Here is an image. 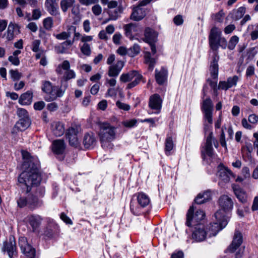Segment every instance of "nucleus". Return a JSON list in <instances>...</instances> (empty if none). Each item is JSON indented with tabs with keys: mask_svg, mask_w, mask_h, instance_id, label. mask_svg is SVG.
I'll return each mask as SVG.
<instances>
[{
	"mask_svg": "<svg viewBox=\"0 0 258 258\" xmlns=\"http://www.w3.org/2000/svg\"><path fill=\"white\" fill-rule=\"evenodd\" d=\"M24 162L22 164L23 171L18 177V181L20 184L25 185L27 188L26 194L31 191L32 187L36 186L35 194H29L27 196L20 195L17 199L18 207L20 208L27 207L31 211L41 207L43 205L42 200L39 197H43L45 194V188L39 186L41 181V176L39 171L40 164L38 159L28 152L23 153Z\"/></svg>",
	"mask_w": 258,
	"mask_h": 258,
	"instance_id": "nucleus-1",
	"label": "nucleus"
},
{
	"mask_svg": "<svg viewBox=\"0 0 258 258\" xmlns=\"http://www.w3.org/2000/svg\"><path fill=\"white\" fill-rule=\"evenodd\" d=\"M116 128L109 123H103L100 126L99 136L101 147L105 150H110L113 147L112 142L115 139Z\"/></svg>",
	"mask_w": 258,
	"mask_h": 258,
	"instance_id": "nucleus-2",
	"label": "nucleus"
},
{
	"mask_svg": "<svg viewBox=\"0 0 258 258\" xmlns=\"http://www.w3.org/2000/svg\"><path fill=\"white\" fill-rule=\"evenodd\" d=\"M41 89L45 93L44 99L47 102L56 100L58 97H60L63 95V92L60 87L52 86V83L48 81L43 82Z\"/></svg>",
	"mask_w": 258,
	"mask_h": 258,
	"instance_id": "nucleus-3",
	"label": "nucleus"
},
{
	"mask_svg": "<svg viewBox=\"0 0 258 258\" xmlns=\"http://www.w3.org/2000/svg\"><path fill=\"white\" fill-rule=\"evenodd\" d=\"M81 131L79 124H72L66 131V138L68 140L69 145L78 150H81L82 147L78 139V134Z\"/></svg>",
	"mask_w": 258,
	"mask_h": 258,
	"instance_id": "nucleus-4",
	"label": "nucleus"
},
{
	"mask_svg": "<svg viewBox=\"0 0 258 258\" xmlns=\"http://www.w3.org/2000/svg\"><path fill=\"white\" fill-rule=\"evenodd\" d=\"M219 205L220 209L215 213V218H226V214L233 209L232 200L227 195H222L219 199Z\"/></svg>",
	"mask_w": 258,
	"mask_h": 258,
	"instance_id": "nucleus-5",
	"label": "nucleus"
},
{
	"mask_svg": "<svg viewBox=\"0 0 258 258\" xmlns=\"http://www.w3.org/2000/svg\"><path fill=\"white\" fill-rule=\"evenodd\" d=\"M194 206H190L186 214V225L188 227L192 226H197L198 224H202L201 221L203 220L205 216V213L201 210L196 211V213L194 214Z\"/></svg>",
	"mask_w": 258,
	"mask_h": 258,
	"instance_id": "nucleus-6",
	"label": "nucleus"
},
{
	"mask_svg": "<svg viewBox=\"0 0 258 258\" xmlns=\"http://www.w3.org/2000/svg\"><path fill=\"white\" fill-rule=\"evenodd\" d=\"M3 251H7L10 258H14L18 256L15 238L10 236L9 240L3 243Z\"/></svg>",
	"mask_w": 258,
	"mask_h": 258,
	"instance_id": "nucleus-7",
	"label": "nucleus"
},
{
	"mask_svg": "<svg viewBox=\"0 0 258 258\" xmlns=\"http://www.w3.org/2000/svg\"><path fill=\"white\" fill-rule=\"evenodd\" d=\"M52 151L59 161H62L64 158V142L63 139L56 140L52 144Z\"/></svg>",
	"mask_w": 258,
	"mask_h": 258,
	"instance_id": "nucleus-8",
	"label": "nucleus"
},
{
	"mask_svg": "<svg viewBox=\"0 0 258 258\" xmlns=\"http://www.w3.org/2000/svg\"><path fill=\"white\" fill-rule=\"evenodd\" d=\"M19 244L22 252L29 258H35L36 249L27 242L25 237L20 239Z\"/></svg>",
	"mask_w": 258,
	"mask_h": 258,
	"instance_id": "nucleus-9",
	"label": "nucleus"
},
{
	"mask_svg": "<svg viewBox=\"0 0 258 258\" xmlns=\"http://www.w3.org/2000/svg\"><path fill=\"white\" fill-rule=\"evenodd\" d=\"M221 30L216 27H213L210 32L209 36V45L214 52H217V42L221 37Z\"/></svg>",
	"mask_w": 258,
	"mask_h": 258,
	"instance_id": "nucleus-10",
	"label": "nucleus"
},
{
	"mask_svg": "<svg viewBox=\"0 0 258 258\" xmlns=\"http://www.w3.org/2000/svg\"><path fill=\"white\" fill-rule=\"evenodd\" d=\"M216 222L211 224L209 230V236H216L217 233L224 228L228 223L226 218H221V219L216 218Z\"/></svg>",
	"mask_w": 258,
	"mask_h": 258,
	"instance_id": "nucleus-11",
	"label": "nucleus"
},
{
	"mask_svg": "<svg viewBox=\"0 0 258 258\" xmlns=\"http://www.w3.org/2000/svg\"><path fill=\"white\" fill-rule=\"evenodd\" d=\"M162 99L158 94H154L149 98V107L156 110V113H159L162 108Z\"/></svg>",
	"mask_w": 258,
	"mask_h": 258,
	"instance_id": "nucleus-12",
	"label": "nucleus"
},
{
	"mask_svg": "<svg viewBox=\"0 0 258 258\" xmlns=\"http://www.w3.org/2000/svg\"><path fill=\"white\" fill-rule=\"evenodd\" d=\"M243 236L241 233L238 230H235L233 238V240L227 249L230 252H234L242 244Z\"/></svg>",
	"mask_w": 258,
	"mask_h": 258,
	"instance_id": "nucleus-13",
	"label": "nucleus"
},
{
	"mask_svg": "<svg viewBox=\"0 0 258 258\" xmlns=\"http://www.w3.org/2000/svg\"><path fill=\"white\" fill-rule=\"evenodd\" d=\"M195 226V230L192 234L193 239L198 242L204 240L208 232L205 230L204 225L203 224H199Z\"/></svg>",
	"mask_w": 258,
	"mask_h": 258,
	"instance_id": "nucleus-14",
	"label": "nucleus"
},
{
	"mask_svg": "<svg viewBox=\"0 0 258 258\" xmlns=\"http://www.w3.org/2000/svg\"><path fill=\"white\" fill-rule=\"evenodd\" d=\"M219 60V56L217 52H214L212 56V60L210 62V72L211 77L214 79L218 78L219 67L218 62Z\"/></svg>",
	"mask_w": 258,
	"mask_h": 258,
	"instance_id": "nucleus-15",
	"label": "nucleus"
},
{
	"mask_svg": "<svg viewBox=\"0 0 258 258\" xmlns=\"http://www.w3.org/2000/svg\"><path fill=\"white\" fill-rule=\"evenodd\" d=\"M239 80V77L236 76L228 78L227 81H222L219 83L218 88L223 90H227L229 88L235 87L237 85Z\"/></svg>",
	"mask_w": 258,
	"mask_h": 258,
	"instance_id": "nucleus-16",
	"label": "nucleus"
},
{
	"mask_svg": "<svg viewBox=\"0 0 258 258\" xmlns=\"http://www.w3.org/2000/svg\"><path fill=\"white\" fill-rule=\"evenodd\" d=\"M218 168V175L220 179L225 183L229 182L231 177H233L231 171L224 167L222 164L219 165Z\"/></svg>",
	"mask_w": 258,
	"mask_h": 258,
	"instance_id": "nucleus-17",
	"label": "nucleus"
},
{
	"mask_svg": "<svg viewBox=\"0 0 258 258\" xmlns=\"http://www.w3.org/2000/svg\"><path fill=\"white\" fill-rule=\"evenodd\" d=\"M96 143L95 134L92 132L86 133L84 134L83 139V144L85 149L93 148Z\"/></svg>",
	"mask_w": 258,
	"mask_h": 258,
	"instance_id": "nucleus-18",
	"label": "nucleus"
},
{
	"mask_svg": "<svg viewBox=\"0 0 258 258\" xmlns=\"http://www.w3.org/2000/svg\"><path fill=\"white\" fill-rule=\"evenodd\" d=\"M124 62L122 60H117L116 62L109 67L108 75L110 77L118 76L123 68Z\"/></svg>",
	"mask_w": 258,
	"mask_h": 258,
	"instance_id": "nucleus-19",
	"label": "nucleus"
},
{
	"mask_svg": "<svg viewBox=\"0 0 258 258\" xmlns=\"http://www.w3.org/2000/svg\"><path fill=\"white\" fill-rule=\"evenodd\" d=\"M44 6L47 11L53 16L58 14V4L57 0H46Z\"/></svg>",
	"mask_w": 258,
	"mask_h": 258,
	"instance_id": "nucleus-20",
	"label": "nucleus"
},
{
	"mask_svg": "<svg viewBox=\"0 0 258 258\" xmlns=\"http://www.w3.org/2000/svg\"><path fill=\"white\" fill-rule=\"evenodd\" d=\"M58 225L53 221H50L44 230V235L47 238H51L58 233Z\"/></svg>",
	"mask_w": 258,
	"mask_h": 258,
	"instance_id": "nucleus-21",
	"label": "nucleus"
},
{
	"mask_svg": "<svg viewBox=\"0 0 258 258\" xmlns=\"http://www.w3.org/2000/svg\"><path fill=\"white\" fill-rule=\"evenodd\" d=\"M146 15L145 10L143 8L137 6L133 9L130 19L134 21H139L142 20L146 16Z\"/></svg>",
	"mask_w": 258,
	"mask_h": 258,
	"instance_id": "nucleus-22",
	"label": "nucleus"
},
{
	"mask_svg": "<svg viewBox=\"0 0 258 258\" xmlns=\"http://www.w3.org/2000/svg\"><path fill=\"white\" fill-rule=\"evenodd\" d=\"M167 70L162 68L160 71L157 69L155 70V79L157 83L160 85H163L167 80Z\"/></svg>",
	"mask_w": 258,
	"mask_h": 258,
	"instance_id": "nucleus-23",
	"label": "nucleus"
},
{
	"mask_svg": "<svg viewBox=\"0 0 258 258\" xmlns=\"http://www.w3.org/2000/svg\"><path fill=\"white\" fill-rule=\"evenodd\" d=\"M27 221L32 227L33 230L37 229L41 223L42 218L39 215H31L27 217Z\"/></svg>",
	"mask_w": 258,
	"mask_h": 258,
	"instance_id": "nucleus-24",
	"label": "nucleus"
},
{
	"mask_svg": "<svg viewBox=\"0 0 258 258\" xmlns=\"http://www.w3.org/2000/svg\"><path fill=\"white\" fill-rule=\"evenodd\" d=\"M31 124V120L29 117L22 118L16 122L15 128L18 131L23 132L25 131Z\"/></svg>",
	"mask_w": 258,
	"mask_h": 258,
	"instance_id": "nucleus-25",
	"label": "nucleus"
},
{
	"mask_svg": "<svg viewBox=\"0 0 258 258\" xmlns=\"http://www.w3.org/2000/svg\"><path fill=\"white\" fill-rule=\"evenodd\" d=\"M144 36L145 38L144 41L148 43L155 42L157 37L156 32L149 27L146 28Z\"/></svg>",
	"mask_w": 258,
	"mask_h": 258,
	"instance_id": "nucleus-26",
	"label": "nucleus"
},
{
	"mask_svg": "<svg viewBox=\"0 0 258 258\" xmlns=\"http://www.w3.org/2000/svg\"><path fill=\"white\" fill-rule=\"evenodd\" d=\"M139 75L140 74L138 71L133 70L128 73L122 74L120 76L119 80L122 83H126L131 81Z\"/></svg>",
	"mask_w": 258,
	"mask_h": 258,
	"instance_id": "nucleus-27",
	"label": "nucleus"
},
{
	"mask_svg": "<svg viewBox=\"0 0 258 258\" xmlns=\"http://www.w3.org/2000/svg\"><path fill=\"white\" fill-rule=\"evenodd\" d=\"M33 93L30 91L22 94L19 99V103L21 105H29L32 101Z\"/></svg>",
	"mask_w": 258,
	"mask_h": 258,
	"instance_id": "nucleus-28",
	"label": "nucleus"
},
{
	"mask_svg": "<svg viewBox=\"0 0 258 258\" xmlns=\"http://www.w3.org/2000/svg\"><path fill=\"white\" fill-rule=\"evenodd\" d=\"M213 140V132L211 131L206 139L205 144V151L207 155L210 157H212L213 155V148L212 147Z\"/></svg>",
	"mask_w": 258,
	"mask_h": 258,
	"instance_id": "nucleus-29",
	"label": "nucleus"
},
{
	"mask_svg": "<svg viewBox=\"0 0 258 258\" xmlns=\"http://www.w3.org/2000/svg\"><path fill=\"white\" fill-rule=\"evenodd\" d=\"M246 9L244 7H241L237 10H233L229 14V16L235 21L240 19L245 13Z\"/></svg>",
	"mask_w": 258,
	"mask_h": 258,
	"instance_id": "nucleus-30",
	"label": "nucleus"
},
{
	"mask_svg": "<svg viewBox=\"0 0 258 258\" xmlns=\"http://www.w3.org/2000/svg\"><path fill=\"white\" fill-rule=\"evenodd\" d=\"M234 193L239 201L244 204L247 202L246 193L239 186L233 187Z\"/></svg>",
	"mask_w": 258,
	"mask_h": 258,
	"instance_id": "nucleus-31",
	"label": "nucleus"
},
{
	"mask_svg": "<svg viewBox=\"0 0 258 258\" xmlns=\"http://www.w3.org/2000/svg\"><path fill=\"white\" fill-rule=\"evenodd\" d=\"M137 26L136 24L132 23L125 25L123 26L126 36L131 40L134 38L133 32H136L137 31Z\"/></svg>",
	"mask_w": 258,
	"mask_h": 258,
	"instance_id": "nucleus-32",
	"label": "nucleus"
},
{
	"mask_svg": "<svg viewBox=\"0 0 258 258\" xmlns=\"http://www.w3.org/2000/svg\"><path fill=\"white\" fill-rule=\"evenodd\" d=\"M52 132L56 137H60L64 133L63 125L59 122H54L52 124Z\"/></svg>",
	"mask_w": 258,
	"mask_h": 258,
	"instance_id": "nucleus-33",
	"label": "nucleus"
},
{
	"mask_svg": "<svg viewBox=\"0 0 258 258\" xmlns=\"http://www.w3.org/2000/svg\"><path fill=\"white\" fill-rule=\"evenodd\" d=\"M201 110L202 112H213V103L210 97L203 100L201 105Z\"/></svg>",
	"mask_w": 258,
	"mask_h": 258,
	"instance_id": "nucleus-34",
	"label": "nucleus"
},
{
	"mask_svg": "<svg viewBox=\"0 0 258 258\" xmlns=\"http://www.w3.org/2000/svg\"><path fill=\"white\" fill-rule=\"evenodd\" d=\"M137 200L139 204L143 208L148 206L150 202L148 196L143 192L138 194Z\"/></svg>",
	"mask_w": 258,
	"mask_h": 258,
	"instance_id": "nucleus-35",
	"label": "nucleus"
},
{
	"mask_svg": "<svg viewBox=\"0 0 258 258\" xmlns=\"http://www.w3.org/2000/svg\"><path fill=\"white\" fill-rule=\"evenodd\" d=\"M145 62L149 65V69L153 70L156 63L155 58L151 56V53L149 52H146L145 54Z\"/></svg>",
	"mask_w": 258,
	"mask_h": 258,
	"instance_id": "nucleus-36",
	"label": "nucleus"
},
{
	"mask_svg": "<svg viewBox=\"0 0 258 258\" xmlns=\"http://www.w3.org/2000/svg\"><path fill=\"white\" fill-rule=\"evenodd\" d=\"M173 146L174 144L172 137H167L165 143V151L167 155H169V153L173 149Z\"/></svg>",
	"mask_w": 258,
	"mask_h": 258,
	"instance_id": "nucleus-37",
	"label": "nucleus"
},
{
	"mask_svg": "<svg viewBox=\"0 0 258 258\" xmlns=\"http://www.w3.org/2000/svg\"><path fill=\"white\" fill-rule=\"evenodd\" d=\"M122 9L118 8L114 10H110L108 12L110 19L112 21L116 20L119 17V14L122 13Z\"/></svg>",
	"mask_w": 258,
	"mask_h": 258,
	"instance_id": "nucleus-38",
	"label": "nucleus"
},
{
	"mask_svg": "<svg viewBox=\"0 0 258 258\" xmlns=\"http://www.w3.org/2000/svg\"><path fill=\"white\" fill-rule=\"evenodd\" d=\"M141 51V48L138 44H135L128 49V55L130 56L134 57L138 55Z\"/></svg>",
	"mask_w": 258,
	"mask_h": 258,
	"instance_id": "nucleus-39",
	"label": "nucleus"
},
{
	"mask_svg": "<svg viewBox=\"0 0 258 258\" xmlns=\"http://www.w3.org/2000/svg\"><path fill=\"white\" fill-rule=\"evenodd\" d=\"M70 62L68 60H66V80L75 77V72L70 70Z\"/></svg>",
	"mask_w": 258,
	"mask_h": 258,
	"instance_id": "nucleus-40",
	"label": "nucleus"
},
{
	"mask_svg": "<svg viewBox=\"0 0 258 258\" xmlns=\"http://www.w3.org/2000/svg\"><path fill=\"white\" fill-rule=\"evenodd\" d=\"M44 28L47 30H50L53 27V21L52 17H48L43 21Z\"/></svg>",
	"mask_w": 258,
	"mask_h": 258,
	"instance_id": "nucleus-41",
	"label": "nucleus"
},
{
	"mask_svg": "<svg viewBox=\"0 0 258 258\" xmlns=\"http://www.w3.org/2000/svg\"><path fill=\"white\" fill-rule=\"evenodd\" d=\"M239 41V38L234 35L232 36L229 41V44L227 45V47L230 50H233L235 47L236 44L238 43Z\"/></svg>",
	"mask_w": 258,
	"mask_h": 258,
	"instance_id": "nucleus-42",
	"label": "nucleus"
},
{
	"mask_svg": "<svg viewBox=\"0 0 258 258\" xmlns=\"http://www.w3.org/2000/svg\"><path fill=\"white\" fill-rule=\"evenodd\" d=\"M142 78L143 76H142V75L140 74L139 75H138V76H137L135 78V80L133 81L130 82L127 84L126 89H130L136 86L138 84L140 83Z\"/></svg>",
	"mask_w": 258,
	"mask_h": 258,
	"instance_id": "nucleus-43",
	"label": "nucleus"
},
{
	"mask_svg": "<svg viewBox=\"0 0 258 258\" xmlns=\"http://www.w3.org/2000/svg\"><path fill=\"white\" fill-rule=\"evenodd\" d=\"M207 192L204 193V194H199L195 199V202L197 204H202L207 202V198L205 197V195H207Z\"/></svg>",
	"mask_w": 258,
	"mask_h": 258,
	"instance_id": "nucleus-44",
	"label": "nucleus"
},
{
	"mask_svg": "<svg viewBox=\"0 0 258 258\" xmlns=\"http://www.w3.org/2000/svg\"><path fill=\"white\" fill-rule=\"evenodd\" d=\"M55 71L58 75L62 76L61 78V82H62L63 79H64V75L63 74L64 71V61L62 62L61 64L58 65Z\"/></svg>",
	"mask_w": 258,
	"mask_h": 258,
	"instance_id": "nucleus-45",
	"label": "nucleus"
},
{
	"mask_svg": "<svg viewBox=\"0 0 258 258\" xmlns=\"http://www.w3.org/2000/svg\"><path fill=\"white\" fill-rule=\"evenodd\" d=\"M11 77L13 81H18L22 77L21 73H19L17 70H11L9 71Z\"/></svg>",
	"mask_w": 258,
	"mask_h": 258,
	"instance_id": "nucleus-46",
	"label": "nucleus"
},
{
	"mask_svg": "<svg viewBox=\"0 0 258 258\" xmlns=\"http://www.w3.org/2000/svg\"><path fill=\"white\" fill-rule=\"evenodd\" d=\"M81 51L83 54L86 56H90L91 53L90 45L87 43H84L83 46L81 47Z\"/></svg>",
	"mask_w": 258,
	"mask_h": 258,
	"instance_id": "nucleus-47",
	"label": "nucleus"
},
{
	"mask_svg": "<svg viewBox=\"0 0 258 258\" xmlns=\"http://www.w3.org/2000/svg\"><path fill=\"white\" fill-rule=\"evenodd\" d=\"M224 16V13L223 12V11L221 10L215 14L212 15V17L214 20L218 22H222L223 20V18Z\"/></svg>",
	"mask_w": 258,
	"mask_h": 258,
	"instance_id": "nucleus-48",
	"label": "nucleus"
},
{
	"mask_svg": "<svg viewBox=\"0 0 258 258\" xmlns=\"http://www.w3.org/2000/svg\"><path fill=\"white\" fill-rule=\"evenodd\" d=\"M41 44V41L39 40L36 39L32 42V50L34 52H38L40 51L39 48Z\"/></svg>",
	"mask_w": 258,
	"mask_h": 258,
	"instance_id": "nucleus-49",
	"label": "nucleus"
},
{
	"mask_svg": "<svg viewBox=\"0 0 258 258\" xmlns=\"http://www.w3.org/2000/svg\"><path fill=\"white\" fill-rule=\"evenodd\" d=\"M17 114L20 118H28L29 114L27 111L24 108H19L17 109Z\"/></svg>",
	"mask_w": 258,
	"mask_h": 258,
	"instance_id": "nucleus-50",
	"label": "nucleus"
},
{
	"mask_svg": "<svg viewBox=\"0 0 258 258\" xmlns=\"http://www.w3.org/2000/svg\"><path fill=\"white\" fill-rule=\"evenodd\" d=\"M116 105L120 109H121V110H123L124 111H128L131 108V106L130 105L122 103V102H120V101H117L116 102Z\"/></svg>",
	"mask_w": 258,
	"mask_h": 258,
	"instance_id": "nucleus-51",
	"label": "nucleus"
},
{
	"mask_svg": "<svg viewBox=\"0 0 258 258\" xmlns=\"http://www.w3.org/2000/svg\"><path fill=\"white\" fill-rule=\"evenodd\" d=\"M204 113V119L205 121L207 122L211 125L213 123V114L212 112H203Z\"/></svg>",
	"mask_w": 258,
	"mask_h": 258,
	"instance_id": "nucleus-52",
	"label": "nucleus"
},
{
	"mask_svg": "<svg viewBox=\"0 0 258 258\" xmlns=\"http://www.w3.org/2000/svg\"><path fill=\"white\" fill-rule=\"evenodd\" d=\"M217 50L219 46L221 47L223 49H225L227 46V41L224 37H220L217 42Z\"/></svg>",
	"mask_w": 258,
	"mask_h": 258,
	"instance_id": "nucleus-53",
	"label": "nucleus"
},
{
	"mask_svg": "<svg viewBox=\"0 0 258 258\" xmlns=\"http://www.w3.org/2000/svg\"><path fill=\"white\" fill-rule=\"evenodd\" d=\"M137 122V120L136 119H131L130 120H126L122 122L123 126L126 127H132L135 126Z\"/></svg>",
	"mask_w": 258,
	"mask_h": 258,
	"instance_id": "nucleus-54",
	"label": "nucleus"
},
{
	"mask_svg": "<svg viewBox=\"0 0 258 258\" xmlns=\"http://www.w3.org/2000/svg\"><path fill=\"white\" fill-rule=\"evenodd\" d=\"M220 142L221 145L223 147H224L226 149H227V145H226L225 133H224V132L223 130V127H222V130H221V133L220 137Z\"/></svg>",
	"mask_w": 258,
	"mask_h": 258,
	"instance_id": "nucleus-55",
	"label": "nucleus"
},
{
	"mask_svg": "<svg viewBox=\"0 0 258 258\" xmlns=\"http://www.w3.org/2000/svg\"><path fill=\"white\" fill-rule=\"evenodd\" d=\"M207 82H208L209 83V85L211 86V87L212 88V89L213 90L214 93L216 95H217V90H218V89H219L218 88V86H217V82L213 81L210 79H208L207 80Z\"/></svg>",
	"mask_w": 258,
	"mask_h": 258,
	"instance_id": "nucleus-56",
	"label": "nucleus"
},
{
	"mask_svg": "<svg viewBox=\"0 0 258 258\" xmlns=\"http://www.w3.org/2000/svg\"><path fill=\"white\" fill-rule=\"evenodd\" d=\"M92 11L95 16H99L102 12V8L99 5H95L92 8Z\"/></svg>",
	"mask_w": 258,
	"mask_h": 258,
	"instance_id": "nucleus-57",
	"label": "nucleus"
},
{
	"mask_svg": "<svg viewBox=\"0 0 258 258\" xmlns=\"http://www.w3.org/2000/svg\"><path fill=\"white\" fill-rule=\"evenodd\" d=\"M173 22L176 25L179 26L183 24V20L181 15H177L173 19Z\"/></svg>",
	"mask_w": 258,
	"mask_h": 258,
	"instance_id": "nucleus-58",
	"label": "nucleus"
},
{
	"mask_svg": "<svg viewBox=\"0 0 258 258\" xmlns=\"http://www.w3.org/2000/svg\"><path fill=\"white\" fill-rule=\"evenodd\" d=\"M45 106V103L43 101H38L34 104V108L36 110H41Z\"/></svg>",
	"mask_w": 258,
	"mask_h": 258,
	"instance_id": "nucleus-59",
	"label": "nucleus"
},
{
	"mask_svg": "<svg viewBox=\"0 0 258 258\" xmlns=\"http://www.w3.org/2000/svg\"><path fill=\"white\" fill-rule=\"evenodd\" d=\"M41 16V12L39 9H34L32 11V19L38 20Z\"/></svg>",
	"mask_w": 258,
	"mask_h": 258,
	"instance_id": "nucleus-60",
	"label": "nucleus"
},
{
	"mask_svg": "<svg viewBox=\"0 0 258 258\" xmlns=\"http://www.w3.org/2000/svg\"><path fill=\"white\" fill-rule=\"evenodd\" d=\"M250 37L252 40L258 39V24L256 25L255 29L250 33Z\"/></svg>",
	"mask_w": 258,
	"mask_h": 258,
	"instance_id": "nucleus-61",
	"label": "nucleus"
},
{
	"mask_svg": "<svg viewBox=\"0 0 258 258\" xmlns=\"http://www.w3.org/2000/svg\"><path fill=\"white\" fill-rule=\"evenodd\" d=\"M8 60L14 65L18 66L20 64V60L18 57L10 56Z\"/></svg>",
	"mask_w": 258,
	"mask_h": 258,
	"instance_id": "nucleus-62",
	"label": "nucleus"
},
{
	"mask_svg": "<svg viewBox=\"0 0 258 258\" xmlns=\"http://www.w3.org/2000/svg\"><path fill=\"white\" fill-rule=\"evenodd\" d=\"M248 121L252 124H255L258 122V116L255 114H252L248 116Z\"/></svg>",
	"mask_w": 258,
	"mask_h": 258,
	"instance_id": "nucleus-63",
	"label": "nucleus"
},
{
	"mask_svg": "<svg viewBox=\"0 0 258 258\" xmlns=\"http://www.w3.org/2000/svg\"><path fill=\"white\" fill-rule=\"evenodd\" d=\"M27 28H28L33 32H36L38 30V27L35 22L29 23L27 25Z\"/></svg>",
	"mask_w": 258,
	"mask_h": 258,
	"instance_id": "nucleus-64",
	"label": "nucleus"
}]
</instances>
